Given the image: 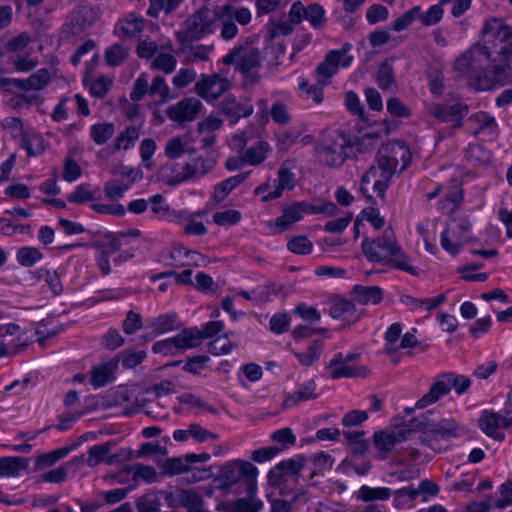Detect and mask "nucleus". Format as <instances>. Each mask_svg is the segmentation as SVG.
<instances>
[{"instance_id":"1","label":"nucleus","mask_w":512,"mask_h":512,"mask_svg":"<svg viewBox=\"0 0 512 512\" xmlns=\"http://www.w3.org/2000/svg\"><path fill=\"white\" fill-rule=\"evenodd\" d=\"M454 69L476 90H489L496 84L512 83V58L493 56L490 46L474 44L454 62Z\"/></svg>"},{"instance_id":"2","label":"nucleus","mask_w":512,"mask_h":512,"mask_svg":"<svg viewBox=\"0 0 512 512\" xmlns=\"http://www.w3.org/2000/svg\"><path fill=\"white\" fill-rule=\"evenodd\" d=\"M410 161V150L403 143L394 142L383 145L377 154V165H372L363 174L360 191L365 197L371 199L368 186L372 185V190L383 198L398 165L401 163L400 170H404Z\"/></svg>"},{"instance_id":"3","label":"nucleus","mask_w":512,"mask_h":512,"mask_svg":"<svg viewBox=\"0 0 512 512\" xmlns=\"http://www.w3.org/2000/svg\"><path fill=\"white\" fill-rule=\"evenodd\" d=\"M361 250L369 262L388 264L412 275L417 274L410 265L409 257L397 243L392 229H385L381 236L374 239L365 237Z\"/></svg>"},{"instance_id":"4","label":"nucleus","mask_w":512,"mask_h":512,"mask_svg":"<svg viewBox=\"0 0 512 512\" xmlns=\"http://www.w3.org/2000/svg\"><path fill=\"white\" fill-rule=\"evenodd\" d=\"M255 41V36L239 41L221 60L223 65H233L250 85L256 84L260 78L258 69L261 67V52L255 46Z\"/></svg>"},{"instance_id":"5","label":"nucleus","mask_w":512,"mask_h":512,"mask_svg":"<svg viewBox=\"0 0 512 512\" xmlns=\"http://www.w3.org/2000/svg\"><path fill=\"white\" fill-rule=\"evenodd\" d=\"M351 149L349 138L339 131H332L321 136L314 147L316 161L329 168H339L349 157Z\"/></svg>"},{"instance_id":"6","label":"nucleus","mask_w":512,"mask_h":512,"mask_svg":"<svg viewBox=\"0 0 512 512\" xmlns=\"http://www.w3.org/2000/svg\"><path fill=\"white\" fill-rule=\"evenodd\" d=\"M471 386V380L467 376L457 375L453 372L439 375L425 393L416 403V407L423 409L435 402L442 396L447 395L453 387L457 394H463Z\"/></svg>"},{"instance_id":"7","label":"nucleus","mask_w":512,"mask_h":512,"mask_svg":"<svg viewBox=\"0 0 512 512\" xmlns=\"http://www.w3.org/2000/svg\"><path fill=\"white\" fill-rule=\"evenodd\" d=\"M482 45L490 46L493 54L501 56L505 49V57L512 58V27L500 18H491L482 28Z\"/></svg>"},{"instance_id":"8","label":"nucleus","mask_w":512,"mask_h":512,"mask_svg":"<svg viewBox=\"0 0 512 512\" xmlns=\"http://www.w3.org/2000/svg\"><path fill=\"white\" fill-rule=\"evenodd\" d=\"M422 425H424V422L415 418L409 422V425L405 424L375 432L373 443L378 451L379 458L386 459L397 444L407 440L411 431L420 428Z\"/></svg>"},{"instance_id":"9","label":"nucleus","mask_w":512,"mask_h":512,"mask_svg":"<svg viewBox=\"0 0 512 512\" xmlns=\"http://www.w3.org/2000/svg\"><path fill=\"white\" fill-rule=\"evenodd\" d=\"M217 20L220 23V37L225 41L236 38L239 29L235 22L246 26L252 21V13L247 7H237L232 4H225L220 7L217 13Z\"/></svg>"},{"instance_id":"10","label":"nucleus","mask_w":512,"mask_h":512,"mask_svg":"<svg viewBox=\"0 0 512 512\" xmlns=\"http://www.w3.org/2000/svg\"><path fill=\"white\" fill-rule=\"evenodd\" d=\"M217 15L208 7H202L190 15L184 22V39L200 40L216 29Z\"/></svg>"},{"instance_id":"11","label":"nucleus","mask_w":512,"mask_h":512,"mask_svg":"<svg viewBox=\"0 0 512 512\" xmlns=\"http://www.w3.org/2000/svg\"><path fill=\"white\" fill-rule=\"evenodd\" d=\"M257 472V468L250 462L233 461L222 468L219 481L222 488L242 482L246 489L249 481H255Z\"/></svg>"},{"instance_id":"12","label":"nucleus","mask_w":512,"mask_h":512,"mask_svg":"<svg viewBox=\"0 0 512 512\" xmlns=\"http://www.w3.org/2000/svg\"><path fill=\"white\" fill-rule=\"evenodd\" d=\"M114 445V442L107 441L90 447L88 449L87 465L89 467H95L100 463L113 465L121 460H131L134 458L133 452L129 449H122L116 454H110Z\"/></svg>"},{"instance_id":"13","label":"nucleus","mask_w":512,"mask_h":512,"mask_svg":"<svg viewBox=\"0 0 512 512\" xmlns=\"http://www.w3.org/2000/svg\"><path fill=\"white\" fill-rule=\"evenodd\" d=\"M465 433L466 429L457 424L454 420L443 419L438 424L433 425L431 429L424 431L420 436V441L433 450H437L438 448L435 442L439 439L460 437Z\"/></svg>"},{"instance_id":"14","label":"nucleus","mask_w":512,"mask_h":512,"mask_svg":"<svg viewBox=\"0 0 512 512\" xmlns=\"http://www.w3.org/2000/svg\"><path fill=\"white\" fill-rule=\"evenodd\" d=\"M231 86L230 80L220 73L202 75L195 84V92L206 101H214L222 96Z\"/></svg>"},{"instance_id":"15","label":"nucleus","mask_w":512,"mask_h":512,"mask_svg":"<svg viewBox=\"0 0 512 512\" xmlns=\"http://www.w3.org/2000/svg\"><path fill=\"white\" fill-rule=\"evenodd\" d=\"M203 108L196 97H186L166 109L167 117L179 125L194 121Z\"/></svg>"},{"instance_id":"16","label":"nucleus","mask_w":512,"mask_h":512,"mask_svg":"<svg viewBox=\"0 0 512 512\" xmlns=\"http://www.w3.org/2000/svg\"><path fill=\"white\" fill-rule=\"evenodd\" d=\"M296 169V162L292 159H287L282 162L278 169L276 185L274 190L261 197L262 202H268L278 199L283 195L284 190H293L296 184V176L294 170Z\"/></svg>"},{"instance_id":"17","label":"nucleus","mask_w":512,"mask_h":512,"mask_svg":"<svg viewBox=\"0 0 512 512\" xmlns=\"http://www.w3.org/2000/svg\"><path fill=\"white\" fill-rule=\"evenodd\" d=\"M165 502L171 508H186L188 510L204 506L203 497L192 488H176L165 494Z\"/></svg>"},{"instance_id":"18","label":"nucleus","mask_w":512,"mask_h":512,"mask_svg":"<svg viewBox=\"0 0 512 512\" xmlns=\"http://www.w3.org/2000/svg\"><path fill=\"white\" fill-rule=\"evenodd\" d=\"M220 111L229 119L231 123L238 122L241 118H247L252 115L254 109L252 104L245 100L238 101L236 97L228 95L220 103Z\"/></svg>"},{"instance_id":"19","label":"nucleus","mask_w":512,"mask_h":512,"mask_svg":"<svg viewBox=\"0 0 512 512\" xmlns=\"http://www.w3.org/2000/svg\"><path fill=\"white\" fill-rule=\"evenodd\" d=\"M310 204L307 202H297L283 209L280 217L276 218L274 223H270V227H275L278 232L288 230L294 223L299 221L303 213H308Z\"/></svg>"},{"instance_id":"20","label":"nucleus","mask_w":512,"mask_h":512,"mask_svg":"<svg viewBox=\"0 0 512 512\" xmlns=\"http://www.w3.org/2000/svg\"><path fill=\"white\" fill-rule=\"evenodd\" d=\"M430 113L441 122L453 123L454 127H460L463 117L467 114V107L459 103L450 106L436 104L431 107Z\"/></svg>"},{"instance_id":"21","label":"nucleus","mask_w":512,"mask_h":512,"mask_svg":"<svg viewBox=\"0 0 512 512\" xmlns=\"http://www.w3.org/2000/svg\"><path fill=\"white\" fill-rule=\"evenodd\" d=\"M329 315L332 318L341 320L348 325L357 322L360 318V314L357 312L353 301H349L343 298L332 299Z\"/></svg>"},{"instance_id":"22","label":"nucleus","mask_w":512,"mask_h":512,"mask_svg":"<svg viewBox=\"0 0 512 512\" xmlns=\"http://www.w3.org/2000/svg\"><path fill=\"white\" fill-rule=\"evenodd\" d=\"M247 496L232 501L229 505L231 512H259L263 508V502L255 494L257 491L256 481H249L245 489Z\"/></svg>"},{"instance_id":"23","label":"nucleus","mask_w":512,"mask_h":512,"mask_svg":"<svg viewBox=\"0 0 512 512\" xmlns=\"http://www.w3.org/2000/svg\"><path fill=\"white\" fill-rule=\"evenodd\" d=\"M216 159L210 155H200L184 163L189 180H197L210 173L216 166Z\"/></svg>"},{"instance_id":"24","label":"nucleus","mask_w":512,"mask_h":512,"mask_svg":"<svg viewBox=\"0 0 512 512\" xmlns=\"http://www.w3.org/2000/svg\"><path fill=\"white\" fill-rule=\"evenodd\" d=\"M390 134V128L387 120L376 123L368 129L358 140L359 150L367 152L373 148L379 141Z\"/></svg>"},{"instance_id":"25","label":"nucleus","mask_w":512,"mask_h":512,"mask_svg":"<svg viewBox=\"0 0 512 512\" xmlns=\"http://www.w3.org/2000/svg\"><path fill=\"white\" fill-rule=\"evenodd\" d=\"M151 68L165 74H171L177 66L172 44L161 45L159 51L151 61Z\"/></svg>"},{"instance_id":"26","label":"nucleus","mask_w":512,"mask_h":512,"mask_svg":"<svg viewBox=\"0 0 512 512\" xmlns=\"http://www.w3.org/2000/svg\"><path fill=\"white\" fill-rule=\"evenodd\" d=\"M473 135H493L497 131V123L493 116L485 112L472 114L467 121Z\"/></svg>"},{"instance_id":"27","label":"nucleus","mask_w":512,"mask_h":512,"mask_svg":"<svg viewBox=\"0 0 512 512\" xmlns=\"http://www.w3.org/2000/svg\"><path fill=\"white\" fill-rule=\"evenodd\" d=\"M304 466V458L299 456L280 462L269 472V481L271 484H278L282 477L298 474Z\"/></svg>"},{"instance_id":"28","label":"nucleus","mask_w":512,"mask_h":512,"mask_svg":"<svg viewBox=\"0 0 512 512\" xmlns=\"http://www.w3.org/2000/svg\"><path fill=\"white\" fill-rule=\"evenodd\" d=\"M319 394L316 381L311 379L289 394L283 402V407L291 408L300 402L315 400Z\"/></svg>"},{"instance_id":"29","label":"nucleus","mask_w":512,"mask_h":512,"mask_svg":"<svg viewBox=\"0 0 512 512\" xmlns=\"http://www.w3.org/2000/svg\"><path fill=\"white\" fill-rule=\"evenodd\" d=\"M503 418L504 416H501L500 414L491 411H484L480 416L478 422L481 430L487 436L493 437L494 439L501 441L504 439V434L499 431V428L503 427Z\"/></svg>"},{"instance_id":"30","label":"nucleus","mask_w":512,"mask_h":512,"mask_svg":"<svg viewBox=\"0 0 512 512\" xmlns=\"http://www.w3.org/2000/svg\"><path fill=\"white\" fill-rule=\"evenodd\" d=\"M159 178L169 186L189 181L184 164L166 163L159 170Z\"/></svg>"},{"instance_id":"31","label":"nucleus","mask_w":512,"mask_h":512,"mask_svg":"<svg viewBox=\"0 0 512 512\" xmlns=\"http://www.w3.org/2000/svg\"><path fill=\"white\" fill-rule=\"evenodd\" d=\"M353 301L360 305L380 303L383 299V290L378 286L356 285L352 290Z\"/></svg>"},{"instance_id":"32","label":"nucleus","mask_w":512,"mask_h":512,"mask_svg":"<svg viewBox=\"0 0 512 512\" xmlns=\"http://www.w3.org/2000/svg\"><path fill=\"white\" fill-rule=\"evenodd\" d=\"M247 175V173H241L218 183L214 187L213 194L211 195V201H213L214 204L223 202L235 187L245 181Z\"/></svg>"},{"instance_id":"33","label":"nucleus","mask_w":512,"mask_h":512,"mask_svg":"<svg viewBox=\"0 0 512 512\" xmlns=\"http://www.w3.org/2000/svg\"><path fill=\"white\" fill-rule=\"evenodd\" d=\"M50 80V72L47 69H40L32 74L28 79H14L13 85L21 90H40Z\"/></svg>"},{"instance_id":"34","label":"nucleus","mask_w":512,"mask_h":512,"mask_svg":"<svg viewBox=\"0 0 512 512\" xmlns=\"http://www.w3.org/2000/svg\"><path fill=\"white\" fill-rule=\"evenodd\" d=\"M116 28L121 36L132 38L144 29V19L131 13L119 20Z\"/></svg>"},{"instance_id":"35","label":"nucleus","mask_w":512,"mask_h":512,"mask_svg":"<svg viewBox=\"0 0 512 512\" xmlns=\"http://www.w3.org/2000/svg\"><path fill=\"white\" fill-rule=\"evenodd\" d=\"M28 464V460L23 457H1L0 477H17L27 469Z\"/></svg>"},{"instance_id":"36","label":"nucleus","mask_w":512,"mask_h":512,"mask_svg":"<svg viewBox=\"0 0 512 512\" xmlns=\"http://www.w3.org/2000/svg\"><path fill=\"white\" fill-rule=\"evenodd\" d=\"M174 342L176 343L178 351L198 347L202 343L199 329H183L180 333L174 336Z\"/></svg>"},{"instance_id":"37","label":"nucleus","mask_w":512,"mask_h":512,"mask_svg":"<svg viewBox=\"0 0 512 512\" xmlns=\"http://www.w3.org/2000/svg\"><path fill=\"white\" fill-rule=\"evenodd\" d=\"M270 150L266 141H257L243 153V159L247 164L255 166L265 161Z\"/></svg>"},{"instance_id":"38","label":"nucleus","mask_w":512,"mask_h":512,"mask_svg":"<svg viewBox=\"0 0 512 512\" xmlns=\"http://www.w3.org/2000/svg\"><path fill=\"white\" fill-rule=\"evenodd\" d=\"M116 365L103 363L91 370V384L95 387H102L114 380Z\"/></svg>"},{"instance_id":"39","label":"nucleus","mask_w":512,"mask_h":512,"mask_svg":"<svg viewBox=\"0 0 512 512\" xmlns=\"http://www.w3.org/2000/svg\"><path fill=\"white\" fill-rule=\"evenodd\" d=\"M141 135L140 127L129 126L125 128L119 135L116 137L115 142L113 144V150H128L134 146L135 142L139 139Z\"/></svg>"},{"instance_id":"40","label":"nucleus","mask_w":512,"mask_h":512,"mask_svg":"<svg viewBox=\"0 0 512 512\" xmlns=\"http://www.w3.org/2000/svg\"><path fill=\"white\" fill-rule=\"evenodd\" d=\"M392 492L388 487H369L363 485L356 493V498L363 502H371L375 500L384 501L390 498Z\"/></svg>"},{"instance_id":"41","label":"nucleus","mask_w":512,"mask_h":512,"mask_svg":"<svg viewBox=\"0 0 512 512\" xmlns=\"http://www.w3.org/2000/svg\"><path fill=\"white\" fill-rule=\"evenodd\" d=\"M20 145L29 156H38L45 150L42 136L35 132H24L21 135Z\"/></svg>"},{"instance_id":"42","label":"nucleus","mask_w":512,"mask_h":512,"mask_svg":"<svg viewBox=\"0 0 512 512\" xmlns=\"http://www.w3.org/2000/svg\"><path fill=\"white\" fill-rule=\"evenodd\" d=\"M330 369V377L332 379H339L342 377H357V376H366L368 374V369L366 367H354L349 364H340L330 366V363L327 366Z\"/></svg>"},{"instance_id":"43","label":"nucleus","mask_w":512,"mask_h":512,"mask_svg":"<svg viewBox=\"0 0 512 512\" xmlns=\"http://www.w3.org/2000/svg\"><path fill=\"white\" fill-rule=\"evenodd\" d=\"M447 229L463 245L468 239L467 233L471 229V223L467 217H455L448 223Z\"/></svg>"},{"instance_id":"44","label":"nucleus","mask_w":512,"mask_h":512,"mask_svg":"<svg viewBox=\"0 0 512 512\" xmlns=\"http://www.w3.org/2000/svg\"><path fill=\"white\" fill-rule=\"evenodd\" d=\"M377 83L383 90H393V88H395L396 83L391 60H386L379 66Z\"/></svg>"},{"instance_id":"45","label":"nucleus","mask_w":512,"mask_h":512,"mask_svg":"<svg viewBox=\"0 0 512 512\" xmlns=\"http://www.w3.org/2000/svg\"><path fill=\"white\" fill-rule=\"evenodd\" d=\"M323 350V343L320 340H314L305 352H294L295 357L301 365L305 367L312 366L320 357Z\"/></svg>"},{"instance_id":"46","label":"nucleus","mask_w":512,"mask_h":512,"mask_svg":"<svg viewBox=\"0 0 512 512\" xmlns=\"http://www.w3.org/2000/svg\"><path fill=\"white\" fill-rule=\"evenodd\" d=\"M352 49L350 43H344L340 49L331 50L326 54V58H331L333 65L339 70V67L347 68L353 61V56L348 53Z\"/></svg>"},{"instance_id":"47","label":"nucleus","mask_w":512,"mask_h":512,"mask_svg":"<svg viewBox=\"0 0 512 512\" xmlns=\"http://www.w3.org/2000/svg\"><path fill=\"white\" fill-rule=\"evenodd\" d=\"M114 133L115 126L113 123H97L90 128L91 138L98 145L105 144L112 138Z\"/></svg>"},{"instance_id":"48","label":"nucleus","mask_w":512,"mask_h":512,"mask_svg":"<svg viewBox=\"0 0 512 512\" xmlns=\"http://www.w3.org/2000/svg\"><path fill=\"white\" fill-rule=\"evenodd\" d=\"M160 468L163 475L174 476L187 472L189 465L185 458H169L160 464Z\"/></svg>"},{"instance_id":"49","label":"nucleus","mask_w":512,"mask_h":512,"mask_svg":"<svg viewBox=\"0 0 512 512\" xmlns=\"http://www.w3.org/2000/svg\"><path fill=\"white\" fill-rule=\"evenodd\" d=\"M344 436L348 442V445L351 449V451L354 454L362 455L364 454L368 447L369 443L367 440L364 439L365 432L364 431H358V432H344Z\"/></svg>"},{"instance_id":"50","label":"nucleus","mask_w":512,"mask_h":512,"mask_svg":"<svg viewBox=\"0 0 512 512\" xmlns=\"http://www.w3.org/2000/svg\"><path fill=\"white\" fill-rule=\"evenodd\" d=\"M42 257V253L35 247H22L17 252V261L25 267L33 266Z\"/></svg>"},{"instance_id":"51","label":"nucleus","mask_w":512,"mask_h":512,"mask_svg":"<svg viewBox=\"0 0 512 512\" xmlns=\"http://www.w3.org/2000/svg\"><path fill=\"white\" fill-rule=\"evenodd\" d=\"M30 343H32V338L26 336L25 333H22L17 337V340L12 347L8 346L4 342H0V358L19 353Z\"/></svg>"},{"instance_id":"52","label":"nucleus","mask_w":512,"mask_h":512,"mask_svg":"<svg viewBox=\"0 0 512 512\" xmlns=\"http://www.w3.org/2000/svg\"><path fill=\"white\" fill-rule=\"evenodd\" d=\"M118 249L119 246L116 243L110 242L109 244L103 246L100 250L99 255L97 257V264L104 275L110 273L111 267L109 264V257L112 254L116 253Z\"/></svg>"},{"instance_id":"53","label":"nucleus","mask_w":512,"mask_h":512,"mask_svg":"<svg viewBox=\"0 0 512 512\" xmlns=\"http://www.w3.org/2000/svg\"><path fill=\"white\" fill-rule=\"evenodd\" d=\"M128 50L120 44H114L105 52V60L109 66L115 67L125 61Z\"/></svg>"},{"instance_id":"54","label":"nucleus","mask_w":512,"mask_h":512,"mask_svg":"<svg viewBox=\"0 0 512 512\" xmlns=\"http://www.w3.org/2000/svg\"><path fill=\"white\" fill-rule=\"evenodd\" d=\"M402 332L401 325L399 323H393L385 333V352L387 354H393L398 350V341Z\"/></svg>"},{"instance_id":"55","label":"nucleus","mask_w":512,"mask_h":512,"mask_svg":"<svg viewBox=\"0 0 512 512\" xmlns=\"http://www.w3.org/2000/svg\"><path fill=\"white\" fill-rule=\"evenodd\" d=\"M67 200L74 204H83L95 200V194L90 190L88 184H80L68 196Z\"/></svg>"},{"instance_id":"56","label":"nucleus","mask_w":512,"mask_h":512,"mask_svg":"<svg viewBox=\"0 0 512 512\" xmlns=\"http://www.w3.org/2000/svg\"><path fill=\"white\" fill-rule=\"evenodd\" d=\"M149 95H158L161 98V102H167L172 98L164 77L158 75L153 78L149 88Z\"/></svg>"},{"instance_id":"57","label":"nucleus","mask_w":512,"mask_h":512,"mask_svg":"<svg viewBox=\"0 0 512 512\" xmlns=\"http://www.w3.org/2000/svg\"><path fill=\"white\" fill-rule=\"evenodd\" d=\"M420 15L421 7L415 6L411 8L393 22V29L397 32L406 29L412 22L418 19Z\"/></svg>"},{"instance_id":"58","label":"nucleus","mask_w":512,"mask_h":512,"mask_svg":"<svg viewBox=\"0 0 512 512\" xmlns=\"http://www.w3.org/2000/svg\"><path fill=\"white\" fill-rule=\"evenodd\" d=\"M128 189V184L117 179L109 180L104 185L105 196L111 200L121 198Z\"/></svg>"},{"instance_id":"59","label":"nucleus","mask_w":512,"mask_h":512,"mask_svg":"<svg viewBox=\"0 0 512 512\" xmlns=\"http://www.w3.org/2000/svg\"><path fill=\"white\" fill-rule=\"evenodd\" d=\"M463 200V190L458 183H455L452 190L442 201V208L449 212L454 211Z\"/></svg>"},{"instance_id":"60","label":"nucleus","mask_w":512,"mask_h":512,"mask_svg":"<svg viewBox=\"0 0 512 512\" xmlns=\"http://www.w3.org/2000/svg\"><path fill=\"white\" fill-rule=\"evenodd\" d=\"M235 345L229 340L228 335H221L209 343V352L213 355L229 353Z\"/></svg>"},{"instance_id":"61","label":"nucleus","mask_w":512,"mask_h":512,"mask_svg":"<svg viewBox=\"0 0 512 512\" xmlns=\"http://www.w3.org/2000/svg\"><path fill=\"white\" fill-rule=\"evenodd\" d=\"M287 247L292 253L307 255L312 251L313 244L307 237L297 236L288 242Z\"/></svg>"},{"instance_id":"62","label":"nucleus","mask_w":512,"mask_h":512,"mask_svg":"<svg viewBox=\"0 0 512 512\" xmlns=\"http://www.w3.org/2000/svg\"><path fill=\"white\" fill-rule=\"evenodd\" d=\"M241 220V213L234 209L214 213L213 221L219 226L234 225Z\"/></svg>"},{"instance_id":"63","label":"nucleus","mask_w":512,"mask_h":512,"mask_svg":"<svg viewBox=\"0 0 512 512\" xmlns=\"http://www.w3.org/2000/svg\"><path fill=\"white\" fill-rule=\"evenodd\" d=\"M130 471L133 472V479H142L148 483H152L156 480L157 472L153 466L134 464Z\"/></svg>"},{"instance_id":"64","label":"nucleus","mask_w":512,"mask_h":512,"mask_svg":"<svg viewBox=\"0 0 512 512\" xmlns=\"http://www.w3.org/2000/svg\"><path fill=\"white\" fill-rule=\"evenodd\" d=\"M150 85L148 83L147 75L142 73L134 82L132 91L130 93L131 100L137 102L143 99L146 94H149Z\"/></svg>"}]
</instances>
